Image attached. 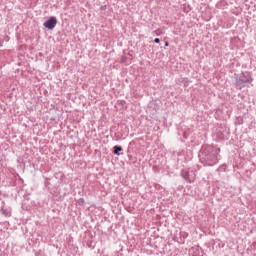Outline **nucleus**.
<instances>
[{
    "mask_svg": "<svg viewBox=\"0 0 256 256\" xmlns=\"http://www.w3.org/2000/svg\"><path fill=\"white\" fill-rule=\"evenodd\" d=\"M1 213H2V215H5L6 217L11 216V212L5 208L1 209Z\"/></svg>",
    "mask_w": 256,
    "mask_h": 256,
    "instance_id": "nucleus-9",
    "label": "nucleus"
},
{
    "mask_svg": "<svg viewBox=\"0 0 256 256\" xmlns=\"http://www.w3.org/2000/svg\"><path fill=\"white\" fill-rule=\"evenodd\" d=\"M191 256H201L203 253L201 252V248L199 247H193L189 251Z\"/></svg>",
    "mask_w": 256,
    "mask_h": 256,
    "instance_id": "nucleus-5",
    "label": "nucleus"
},
{
    "mask_svg": "<svg viewBox=\"0 0 256 256\" xmlns=\"http://www.w3.org/2000/svg\"><path fill=\"white\" fill-rule=\"evenodd\" d=\"M165 47H169V42H166V43H165Z\"/></svg>",
    "mask_w": 256,
    "mask_h": 256,
    "instance_id": "nucleus-13",
    "label": "nucleus"
},
{
    "mask_svg": "<svg viewBox=\"0 0 256 256\" xmlns=\"http://www.w3.org/2000/svg\"><path fill=\"white\" fill-rule=\"evenodd\" d=\"M160 42H161V40L159 38L154 39V43H160Z\"/></svg>",
    "mask_w": 256,
    "mask_h": 256,
    "instance_id": "nucleus-10",
    "label": "nucleus"
},
{
    "mask_svg": "<svg viewBox=\"0 0 256 256\" xmlns=\"http://www.w3.org/2000/svg\"><path fill=\"white\" fill-rule=\"evenodd\" d=\"M187 237H189V233L181 231L179 243H185V239H187Z\"/></svg>",
    "mask_w": 256,
    "mask_h": 256,
    "instance_id": "nucleus-7",
    "label": "nucleus"
},
{
    "mask_svg": "<svg viewBox=\"0 0 256 256\" xmlns=\"http://www.w3.org/2000/svg\"><path fill=\"white\" fill-rule=\"evenodd\" d=\"M114 155H121V151H123V148L121 146H114Z\"/></svg>",
    "mask_w": 256,
    "mask_h": 256,
    "instance_id": "nucleus-8",
    "label": "nucleus"
},
{
    "mask_svg": "<svg viewBox=\"0 0 256 256\" xmlns=\"http://www.w3.org/2000/svg\"><path fill=\"white\" fill-rule=\"evenodd\" d=\"M56 25H57V18L53 16L50 17L46 22H44V27L46 29H49L50 31L55 29Z\"/></svg>",
    "mask_w": 256,
    "mask_h": 256,
    "instance_id": "nucleus-4",
    "label": "nucleus"
},
{
    "mask_svg": "<svg viewBox=\"0 0 256 256\" xmlns=\"http://www.w3.org/2000/svg\"><path fill=\"white\" fill-rule=\"evenodd\" d=\"M216 137L219 141H223L227 139V132H221V130H219L218 132H216Z\"/></svg>",
    "mask_w": 256,
    "mask_h": 256,
    "instance_id": "nucleus-6",
    "label": "nucleus"
},
{
    "mask_svg": "<svg viewBox=\"0 0 256 256\" xmlns=\"http://www.w3.org/2000/svg\"><path fill=\"white\" fill-rule=\"evenodd\" d=\"M184 137L187 139V133H184Z\"/></svg>",
    "mask_w": 256,
    "mask_h": 256,
    "instance_id": "nucleus-14",
    "label": "nucleus"
},
{
    "mask_svg": "<svg viewBox=\"0 0 256 256\" xmlns=\"http://www.w3.org/2000/svg\"><path fill=\"white\" fill-rule=\"evenodd\" d=\"M253 82V78L251 77V74L249 73H242L240 76L237 75L236 76V85L238 87L243 88L245 87L246 83H252Z\"/></svg>",
    "mask_w": 256,
    "mask_h": 256,
    "instance_id": "nucleus-2",
    "label": "nucleus"
},
{
    "mask_svg": "<svg viewBox=\"0 0 256 256\" xmlns=\"http://www.w3.org/2000/svg\"><path fill=\"white\" fill-rule=\"evenodd\" d=\"M181 175L183 179L188 181V183H193L195 181V172L189 170H182Z\"/></svg>",
    "mask_w": 256,
    "mask_h": 256,
    "instance_id": "nucleus-3",
    "label": "nucleus"
},
{
    "mask_svg": "<svg viewBox=\"0 0 256 256\" xmlns=\"http://www.w3.org/2000/svg\"><path fill=\"white\" fill-rule=\"evenodd\" d=\"M156 35H160L161 33H159V30L155 31Z\"/></svg>",
    "mask_w": 256,
    "mask_h": 256,
    "instance_id": "nucleus-12",
    "label": "nucleus"
},
{
    "mask_svg": "<svg viewBox=\"0 0 256 256\" xmlns=\"http://www.w3.org/2000/svg\"><path fill=\"white\" fill-rule=\"evenodd\" d=\"M106 7H107V6H101V7H100L101 11H105Z\"/></svg>",
    "mask_w": 256,
    "mask_h": 256,
    "instance_id": "nucleus-11",
    "label": "nucleus"
},
{
    "mask_svg": "<svg viewBox=\"0 0 256 256\" xmlns=\"http://www.w3.org/2000/svg\"><path fill=\"white\" fill-rule=\"evenodd\" d=\"M220 151L221 150L215 146H211V145L202 146L199 154L201 163H203V165H208L209 167H213V165H217V163H219Z\"/></svg>",
    "mask_w": 256,
    "mask_h": 256,
    "instance_id": "nucleus-1",
    "label": "nucleus"
}]
</instances>
